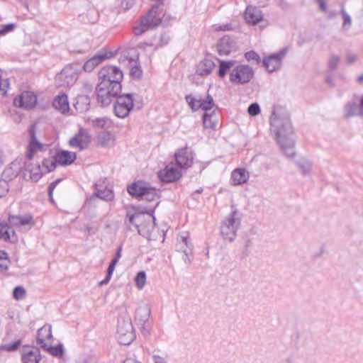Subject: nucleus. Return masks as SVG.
I'll return each instance as SVG.
<instances>
[{"instance_id": "40", "label": "nucleus", "mask_w": 363, "mask_h": 363, "mask_svg": "<svg viewBox=\"0 0 363 363\" xmlns=\"http://www.w3.org/2000/svg\"><path fill=\"white\" fill-rule=\"evenodd\" d=\"M9 259L4 250H0V274L5 273L9 269Z\"/></svg>"}, {"instance_id": "43", "label": "nucleus", "mask_w": 363, "mask_h": 363, "mask_svg": "<svg viewBox=\"0 0 363 363\" xmlns=\"http://www.w3.org/2000/svg\"><path fill=\"white\" fill-rule=\"evenodd\" d=\"M57 162H55V157L54 156V159H44L42 162V167L45 169V172L43 173H48L53 171L56 167Z\"/></svg>"}, {"instance_id": "53", "label": "nucleus", "mask_w": 363, "mask_h": 363, "mask_svg": "<svg viewBox=\"0 0 363 363\" xmlns=\"http://www.w3.org/2000/svg\"><path fill=\"white\" fill-rule=\"evenodd\" d=\"M16 25L14 23H9L3 26L2 28L0 29V36L4 35L6 33L13 31Z\"/></svg>"}, {"instance_id": "29", "label": "nucleus", "mask_w": 363, "mask_h": 363, "mask_svg": "<svg viewBox=\"0 0 363 363\" xmlns=\"http://www.w3.org/2000/svg\"><path fill=\"white\" fill-rule=\"evenodd\" d=\"M124 60L128 61V65L130 67V75L134 79H140L143 75L138 54L135 57H125Z\"/></svg>"}, {"instance_id": "57", "label": "nucleus", "mask_w": 363, "mask_h": 363, "mask_svg": "<svg viewBox=\"0 0 363 363\" xmlns=\"http://www.w3.org/2000/svg\"><path fill=\"white\" fill-rule=\"evenodd\" d=\"M168 43V39L166 38L164 34L161 35L160 36V43L156 45L155 49L162 47L164 45Z\"/></svg>"}, {"instance_id": "12", "label": "nucleus", "mask_w": 363, "mask_h": 363, "mask_svg": "<svg viewBox=\"0 0 363 363\" xmlns=\"http://www.w3.org/2000/svg\"><path fill=\"white\" fill-rule=\"evenodd\" d=\"M286 53V49L284 48L279 52L269 55L264 58L262 61L263 66L269 73L279 69L281 67L282 60Z\"/></svg>"}, {"instance_id": "8", "label": "nucleus", "mask_w": 363, "mask_h": 363, "mask_svg": "<svg viewBox=\"0 0 363 363\" xmlns=\"http://www.w3.org/2000/svg\"><path fill=\"white\" fill-rule=\"evenodd\" d=\"M254 77V71L247 65H239L230 72V82L235 84L248 83Z\"/></svg>"}, {"instance_id": "2", "label": "nucleus", "mask_w": 363, "mask_h": 363, "mask_svg": "<svg viewBox=\"0 0 363 363\" xmlns=\"http://www.w3.org/2000/svg\"><path fill=\"white\" fill-rule=\"evenodd\" d=\"M162 23V17L158 6H153L145 15L141 17L140 24L134 26L133 33L140 35L149 29H155Z\"/></svg>"}, {"instance_id": "6", "label": "nucleus", "mask_w": 363, "mask_h": 363, "mask_svg": "<svg viewBox=\"0 0 363 363\" xmlns=\"http://www.w3.org/2000/svg\"><path fill=\"white\" fill-rule=\"evenodd\" d=\"M78 77V65L74 64L67 65L56 75L55 83L58 87L70 86L76 82Z\"/></svg>"}, {"instance_id": "20", "label": "nucleus", "mask_w": 363, "mask_h": 363, "mask_svg": "<svg viewBox=\"0 0 363 363\" xmlns=\"http://www.w3.org/2000/svg\"><path fill=\"white\" fill-rule=\"evenodd\" d=\"M236 43L228 35L221 38L217 44V51L220 55H228L236 50Z\"/></svg>"}, {"instance_id": "27", "label": "nucleus", "mask_w": 363, "mask_h": 363, "mask_svg": "<svg viewBox=\"0 0 363 363\" xmlns=\"http://www.w3.org/2000/svg\"><path fill=\"white\" fill-rule=\"evenodd\" d=\"M245 18L247 23L256 25L262 20L263 16L259 9L248 6L245 9Z\"/></svg>"}, {"instance_id": "55", "label": "nucleus", "mask_w": 363, "mask_h": 363, "mask_svg": "<svg viewBox=\"0 0 363 363\" xmlns=\"http://www.w3.org/2000/svg\"><path fill=\"white\" fill-rule=\"evenodd\" d=\"M158 203L159 202H157L156 204L153 206V208L149 209L147 211V213L148 214L149 221L152 220L153 223H155V218L154 217L153 213L155 211V208L157 206Z\"/></svg>"}, {"instance_id": "24", "label": "nucleus", "mask_w": 363, "mask_h": 363, "mask_svg": "<svg viewBox=\"0 0 363 363\" xmlns=\"http://www.w3.org/2000/svg\"><path fill=\"white\" fill-rule=\"evenodd\" d=\"M9 225L11 226H21L30 225L31 228L35 225L33 218L31 214L28 213L23 216L9 215L8 218Z\"/></svg>"}, {"instance_id": "19", "label": "nucleus", "mask_w": 363, "mask_h": 363, "mask_svg": "<svg viewBox=\"0 0 363 363\" xmlns=\"http://www.w3.org/2000/svg\"><path fill=\"white\" fill-rule=\"evenodd\" d=\"M113 56L112 52H106L101 50L97 54L94 55L92 57L89 59L83 66V69L86 72H91L96 66L101 64L106 59H109Z\"/></svg>"}, {"instance_id": "60", "label": "nucleus", "mask_w": 363, "mask_h": 363, "mask_svg": "<svg viewBox=\"0 0 363 363\" xmlns=\"http://www.w3.org/2000/svg\"><path fill=\"white\" fill-rule=\"evenodd\" d=\"M357 60V57L354 54H349L347 56V62L348 64H352Z\"/></svg>"}, {"instance_id": "14", "label": "nucleus", "mask_w": 363, "mask_h": 363, "mask_svg": "<svg viewBox=\"0 0 363 363\" xmlns=\"http://www.w3.org/2000/svg\"><path fill=\"white\" fill-rule=\"evenodd\" d=\"M89 143L90 135L87 130L83 128H79V131L69 140L70 147L79 148V150L86 149Z\"/></svg>"}, {"instance_id": "63", "label": "nucleus", "mask_w": 363, "mask_h": 363, "mask_svg": "<svg viewBox=\"0 0 363 363\" xmlns=\"http://www.w3.org/2000/svg\"><path fill=\"white\" fill-rule=\"evenodd\" d=\"M203 188L200 187L199 189H196L193 194H192V196L194 199H197L196 198V194H201L203 192Z\"/></svg>"}, {"instance_id": "15", "label": "nucleus", "mask_w": 363, "mask_h": 363, "mask_svg": "<svg viewBox=\"0 0 363 363\" xmlns=\"http://www.w3.org/2000/svg\"><path fill=\"white\" fill-rule=\"evenodd\" d=\"M37 103V96L32 91H23L13 100L15 106L25 109L33 108Z\"/></svg>"}, {"instance_id": "31", "label": "nucleus", "mask_w": 363, "mask_h": 363, "mask_svg": "<svg viewBox=\"0 0 363 363\" xmlns=\"http://www.w3.org/2000/svg\"><path fill=\"white\" fill-rule=\"evenodd\" d=\"M53 107L62 113L68 112L69 105L67 96L65 94L55 98L52 102Z\"/></svg>"}, {"instance_id": "32", "label": "nucleus", "mask_w": 363, "mask_h": 363, "mask_svg": "<svg viewBox=\"0 0 363 363\" xmlns=\"http://www.w3.org/2000/svg\"><path fill=\"white\" fill-rule=\"evenodd\" d=\"M126 219L128 220L130 225L135 227L138 230V233L140 235H142V229H140V226L142 222L144 220V214L143 213H130V212H128L126 214Z\"/></svg>"}, {"instance_id": "38", "label": "nucleus", "mask_w": 363, "mask_h": 363, "mask_svg": "<svg viewBox=\"0 0 363 363\" xmlns=\"http://www.w3.org/2000/svg\"><path fill=\"white\" fill-rule=\"evenodd\" d=\"M215 116V112L211 113H204L203 114V124L205 128L215 129L216 127V121L213 118Z\"/></svg>"}, {"instance_id": "21", "label": "nucleus", "mask_w": 363, "mask_h": 363, "mask_svg": "<svg viewBox=\"0 0 363 363\" xmlns=\"http://www.w3.org/2000/svg\"><path fill=\"white\" fill-rule=\"evenodd\" d=\"M28 133L30 136V142L28 146V152L26 155V157L28 160H31L33 157L35 152L37 150H40L42 148V144L38 141L36 138V125L32 124L29 126Z\"/></svg>"}, {"instance_id": "25", "label": "nucleus", "mask_w": 363, "mask_h": 363, "mask_svg": "<svg viewBox=\"0 0 363 363\" xmlns=\"http://www.w3.org/2000/svg\"><path fill=\"white\" fill-rule=\"evenodd\" d=\"M148 183L142 180H138L128 186L127 190L133 197L140 199L143 194H144L145 191L148 189Z\"/></svg>"}, {"instance_id": "16", "label": "nucleus", "mask_w": 363, "mask_h": 363, "mask_svg": "<svg viewBox=\"0 0 363 363\" xmlns=\"http://www.w3.org/2000/svg\"><path fill=\"white\" fill-rule=\"evenodd\" d=\"M176 164L180 168L186 169L193 163V153L188 147L178 149L174 153Z\"/></svg>"}, {"instance_id": "48", "label": "nucleus", "mask_w": 363, "mask_h": 363, "mask_svg": "<svg viewBox=\"0 0 363 363\" xmlns=\"http://www.w3.org/2000/svg\"><path fill=\"white\" fill-rule=\"evenodd\" d=\"M341 14L343 19L342 28H345L347 26L350 27L352 24V19L350 15L345 11L343 6L341 10Z\"/></svg>"}, {"instance_id": "59", "label": "nucleus", "mask_w": 363, "mask_h": 363, "mask_svg": "<svg viewBox=\"0 0 363 363\" xmlns=\"http://www.w3.org/2000/svg\"><path fill=\"white\" fill-rule=\"evenodd\" d=\"M319 5V9L322 11H325L327 9L326 0H316Z\"/></svg>"}, {"instance_id": "23", "label": "nucleus", "mask_w": 363, "mask_h": 363, "mask_svg": "<svg viewBox=\"0 0 363 363\" xmlns=\"http://www.w3.org/2000/svg\"><path fill=\"white\" fill-rule=\"evenodd\" d=\"M52 340V326L50 325L46 324L38 330L36 342L41 348L43 345H47Z\"/></svg>"}, {"instance_id": "34", "label": "nucleus", "mask_w": 363, "mask_h": 363, "mask_svg": "<svg viewBox=\"0 0 363 363\" xmlns=\"http://www.w3.org/2000/svg\"><path fill=\"white\" fill-rule=\"evenodd\" d=\"M94 195L105 201H111L114 199L113 191L109 188H104V189H99L96 188Z\"/></svg>"}, {"instance_id": "50", "label": "nucleus", "mask_w": 363, "mask_h": 363, "mask_svg": "<svg viewBox=\"0 0 363 363\" xmlns=\"http://www.w3.org/2000/svg\"><path fill=\"white\" fill-rule=\"evenodd\" d=\"M248 113L252 116H255L258 115L260 112V108L258 104L253 103L251 104L247 108Z\"/></svg>"}, {"instance_id": "61", "label": "nucleus", "mask_w": 363, "mask_h": 363, "mask_svg": "<svg viewBox=\"0 0 363 363\" xmlns=\"http://www.w3.org/2000/svg\"><path fill=\"white\" fill-rule=\"evenodd\" d=\"M153 360L155 363H167L163 357H161L158 355H154Z\"/></svg>"}, {"instance_id": "28", "label": "nucleus", "mask_w": 363, "mask_h": 363, "mask_svg": "<svg viewBox=\"0 0 363 363\" xmlns=\"http://www.w3.org/2000/svg\"><path fill=\"white\" fill-rule=\"evenodd\" d=\"M55 162L62 166H67L71 164L74 162L77 157L74 152L67 150L57 151L55 153Z\"/></svg>"}, {"instance_id": "11", "label": "nucleus", "mask_w": 363, "mask_h": 363, "mask_svg": "<svg viewBox=\"0 0 363 363\" xmlns=\"http://www.w3.org/2000/svg\"><path fill=\"white\" fill-rule=\"evenodd\" d=\"M185 100L192 111L195 112L199 109L207 111L212 109L214 106V100L209 94L205 99L196 98L191 94L186 95Z\"/></svg>"}, {"instance_id": "33", "label": "nucleus", "mask_w": 363, "mask_h": 363, "mask_svg": "<svg viewBox=\"0 0 363 363\" xmlns=\"http://www.w3.org/2000/svg\"><path fill=\"white\" fill-rule=\"evenodd\" d=\"M52 341L50 342L47 345H43L42 349L54 357H59L64 354V347L62 344H59L57 346L52 345Z\"/></svg>"}, {"instance_id": "37", "label": "nucleus", "mask_w": 363, "mask_h": 363, "mask_svg": "<svg viewBox=\"0 0 363 363\" xmlns=\"http://www.w3.org/2000/svg\"><path fill=\"white\" fill-rule=\"evenodd\" d=\"M359 110L358 105L354 101H349L344 106V116L351 118L357 114Z\"/></svg>"}, {"instance_id": "46", "label": "nucleus", "mask_w": 363, "mask_h": 363, "mask_svg": "<svg viewBox=\"0 0 363 363\" xmlns=\"http://www.w3.org/2000/svg\"><path fill=\"white\" fill-rule=\"evenodd\" d=\"M296 165L301 170L303 174L308 173L311 169V164L308 161L297 162Z\"/></svg>"}, {"instance_id": "64", "label": "nucleus", "mask_w": 363, "mask_h": 363, "mask_svg": "<svg viewBox=\"0 0 363 363\" xmlns=\"http://www.w3.org/2000/svg\"><path fill=\"white\" fill-rule=\"evenodd\" d=\"M123 363H140L138 361H135V359L132 358H127L124 360Z\"/></svg>"}, {"instance_id": "35", "label": "nucleus", "mask_w": 363, "mask_h": 363, "mask_svg": "<svg viewBox=\"0 0 363 363\" xmlns=\"http://www.w3.org/2000/svg\"><path fill=\"white\" fill-rule=\"evenodd\" d=\"M235 60H219V67L218 75L220 78H223L226 74L230 72V69L235 65Z\"/></svg>"}, {"instance_id": "10", "label": "nucleus", "mask_w": 363, "mask_h": 363, "mask_svg": "<svg viewBox=\"0 0 363 363\" xmlns=\"http://www.w3.org/2000/svg\"><path fill=\"white\" fill-rule=\"evenodd\" d=\"M194 245L191 242L189 232H182L177 237L176 250L184 254L183 260L186 264L191 262Z\"/></svg>"}, {"instance_id": "13", "label": "nucleus", "mask_w": 363, "mask_h": 363, "mask_svg": "<svg viewBox=\"0 0 363 363\" xmlns=\"http://www.w3.org/2000/svg\"><path fill=\"white\" fill-rule=\"evenodd\" d=\"M158 177L163 183H172L182 177V172L173 164H168L158 172Z\"/></svg>"}, {"instance_id": "17", "label": "nucleus", "mask_w": 363, "mask_h": 363, "mask_svg": "<svg viewBox=\"0 0 363 363\" xmlns=\"http://www.w3.org/2000/svg\"><path fill=\"white\" fill-rule=\"evenodd\" d=\"M150 313V307L146 303L140 305L135 311V320L141 325L142 332L144 335L149 333L148 330L145 329V323L148 321Z\"/></svg>"}, {"instance_id": "45", "label": "nucleus", "mask_w": 363, "mask_h": 363, "mask_svg": "<svg viewBox=\"0 0 363 363\" xmlns=\"http://www.w3.org/2000/svg\"><path fill=\"white\" fill-rule=\"evenodd\" d=\"M26 295L25 289L21 286H17L13 289V296L16 300L23 299Z\"/></svg>"}, {"instance_id": "44", "label": "nucleus", "mask_w": 363, "mask_h": 363, "mask_svg": "<svg viewBox=\"0 0 363 363\" xmlns=\"http://www.w3.org/2000/svg\"><path fill=\"white\" fill-rule=\"evenodd\" d=\"M135 282L139 289H142L145 286L146 283V274L144 271H140L137 274L135 278Z\"/></svg>"}, {"instance_id": "3", "label": "nucleus", "mask_w": 363, "mask_h": 363, "mask_svg": "<svg viewBox=\"0 0 363 363\" xmlns=\"http://www.w3.org/2000/svg\"><path fill=\"white\" fill-rule=\"evenodd\" d=\"M106 82L99 83L96 87V101L101 107L109 106L121 92V86L106 85Z\"/></svg>"}, {"instance_id": "47", "label": "nucleus", "mask_w": 363, "mask_h": 363, "mask_svg": "<svg viewBox=\"0 0 363 363\" xmlns=\"http://www.w3.org/2000/svg\"><path fill=\"white\" fill-rule=\"evenodd\" d=\"M340 61V57L338 55H333L331 56L328 61V68L330 70H335Z\"/></svg>"}, {"instance_id": "7", "label": "nucleus", "mask_w": 363, "mask_h": 363, "mask_svg": "<svg viewBox=\"0 0 363 363\" xmlns=\"http://www.w3.org/2000/svg\"><path fill=\"white\" fill-rule=\"evenodd\" d=\"M99 78L101 80L99 83L106 82V85H115L114 83H117L118 86H121V82L123 78V74L120 68L113 65H106L99 72Z\"/></svg>"}, {"instance_id": "30", "label": "nucleus", "mask_w": 363, "mask_h": 363, "mask_svg": "<svg viewBox=\"0 0 363 363\" xmlns=\"http://www.w3.org/2000/svg\"><path fill=\"white\" fill-rule=\"evenodd\" d=\"M215 67L214 62L208 58L201 60L196 66V73L198 75L206 77L209 75Z\"/></svg>"}, {"instance_id": "1", "label": "nucleus", "mask_w": 363, "mask_h": 363, "mask_svg": "<svg viewBox=\"0 0 363 363\" xmlns=\"http://www.w3.org/2000/svg\"><path fill=\"white\" fill-rule=\"evenodd\" d=\"M281 108H274L270 116V130L274 135L282 152L288 157L295 155L294 131L288 114H284Z\"/></svg>"}, {"instance_id": "49", "label": "nucleus", "mask_w": 363, "mask_h": 363, "mask_svg": "<svg viewBox=\"0 0 363 363\" xmlns=\"http://www.w3.org/2000/svg\"><path fill=\"white\" fill-rule=\"evenodd\" d=\"M9 190V183L4 179H0V198L5 196Z\"/></svg>"}, {"instance_id": "58", "label": "nucleus", "mask_w": 363, "mask_h": 363, "mask_svg": "<svg viewBox=\"0 0 363 363\" xmlns=\"http://www.w3.org/2000/svg\"><path fill=\"white\" fill-rule=\"evenodd\" d=\"M121 252H122V246H119L116 252L114 257L111 261H115L116 263H118V260L121 257Z\"/></svg>"}, {"instance_id": "22", "label": "nucleus", "mask_w": 363, "mask_h": 363, "mask_svg": "<svg viewBox=\"0 0 363 363\" xmlns=\"http://www.w3.org/2000/svg\"><path fill=\"white\" fill-rule=\"evenodd\" d=\"M18 240L15 230L6 222H0V240L16 243Z\"/></svg>"}, {"instance_id": "62", "label": "nucleus", "mask_w": 363, "mask_h": 363, "mask_svg": "<svg viewBox=\"0 0 363 363\" xmlns=\"http://www.w3.org/2000/svg\"><path fill=\"white\" fill-rule=\"evenodd\" d=\"M98 229L91 226H86L85 231L89 233V234H95L97 232Z\"/></svg>"}, {"instance_id": "9", "label": "nucleus", "mask_w": 363, "mask_h": 363, "mask_svg": "<svg viewBox=\"0 0 363 363\" xmlns=\"http://www.w3.org/2000/svg\"><path fill=\"white\" fill-rule=\"evenodd\" d=\"M133 101L132 94L118 95L114 104L115 115L120 118L127 117L133 108Z\"/></svg>"}, {"instance_id": "56", "label": "nucleus", "mask_w": 363, "mask_h": 363, "mask_svg": "<svg viewBox=\"0 0 363 363\" xmlns=\"http://www.w3.org/2000/svg\"><path fill=\"white\" fill-rule=\"evenodd\" d=\"M252 245V241L251 239H247L245 242V250L242 252L243 257H245L248 256L249 252L248 248L251 247Z\"/></svg>"}, {"instance_id": "41", "label": "nucleus", "mask_w": 363, "mask_h": 363, "mask_svg": "<svg viewBox=\"0 0 363 363\" xmlns=\"http://www.w3.org/2000/svg\"><path fill=\"white\" fill-rule=\"evenodd\" d=\"M116 264H117V263H116L115 261H111L110 262L109 266H108V269H107V272H106V275L105 279L101 280L99 283V285L100 286H104V285H106L110 281Z\"/></svg>"}, {"instance_id": "26", "label": "nucleus", "mask_w": 363, "mask_h": 363, "mask_svg": "<svg viewBox=\"0 0 363 363\" xmlns=\"http://www.w3.org/2000/svg\"><path fill=\"white\" fill-rule=\"evenodd\" d=\"M250 178L249 172L245 168H237L231 172V184L234 186L246 183Z\"/></svg>"}, {"instance_id": "5", "label": "nucleus", "mask_w": 363, "mask_h": 363, "mask_svg": "<svg viewBox=\"0 0 363 363\" xmlns=\"http://www.w3.org/2000/svg\"><path fill=\"white\" fill-rule=\"evenodd\" d=\"M117 340L119 344L129 345L135 339V333L130 318L118 320Z\"/></svg>"}, {"instance_id": "54", "label": "nucleus", "mask_w": 363, "mask_h": 363, "mask_svg": "<svg viewBox=\"0 0 363 363\" xmlns=\"http://www.w3.org/2000/svg\"><path fill=\"white\" fill-rule=\"evenodd\" d=\"M106 123V120L103 118H97L92 121V124L96 128H104Z\"/></svg>"}, {"instance_id": "42", "label": "nucleus", "mask_w": 363, "mask_h": 363, "mask_svg": "<svg viewBox=\"0 0 363 363\" xmlns=\"http://www.w3.org/2000/svg\"><path fill=\"white\" fill-rule=\"evenodd\" d=\"M21 345V340H17L11 343L1 345L0 350L6 352H14L16 351Z\"/></svg>"}, {"instance_id": "36", "label": "nucleus", "mask_w": 363, "mask_h": 363, "mask_svg": "<svg viewBox=\"0 0 363 363\" xmlns=\"http://www.w3.org/2000/svg\"><path fill=\"white\" fill-rule=\"evenodd\" d=\"M90 105V99L87 96H79L77 99V102L74 107L79 111H85L89 110Z\"/></svg>"}, {"instance_id": "51", "label": "nucleus", "mask_w": 363, "mask_h": 363, "mask_svg": "<svg viewBox=\"0 0 363 363\" xmlns=\"http://www.w3.org/2000/svg\"><path fill=\"white\" fill-rule=\"evenodd\" d=\"M245 57L247 61L254 60L256 61L257 63L260 62L259 55L253 50L247 52L245 55Z\"/></svg>"}, {"instance_id": "18", "label": "nucleus", "mask_w": 363, "mask_h": 363, "mask_svg": "<svg viewBox=\"0 0 363 363\" xmlns=\"http://www.w3.org/2000/svg\"><path fill=\"white\" fill-rule=\"evenodd\" d=\"M41 359L38 347L25 345L21 351V361L23 363H38Z\"/></svg>"}, {"instance_id": "39", "label": "nucleus", "mask_w": 363, "mask_h": 363, "mask_svg": "<svg viewBox=\"0 0 363 363\" xmlns=\"http://www.w3.org/2000/svg\"><path fill=\"white\" fill-rule=\"evenodd\" d=\"M159 198L158 191L152 187L150 184L148 189L145 191V194L140 197V199L145 200L147 201H155Z\"/></svg>"}, {"instance_id": "4", "label": "nucleus", "mask_w": 363, "mask_h": 363, "mask_svg": "<svg viewBox=\"0 0 363 363\" xmlns=\"http://www.w3.org/2000/svg\"><path fill=\"white\" fill-rule=\"evenodd\" d=\"M241 218L240 213L237 209H234L222 222L220 233L225 240H234L240 225Z\"/></svg>"}, {"instance_id": "52", "label": "nucleus", "mask_w": 363, "mask_h": 363, "mask_svg": "<svg viewBox=\"0 0 363 363\" xmlns=\"http://www.w3.org/2000/svg\"><path fill=\"white\" fill-rule=\"evenodd\" d=\"M61 181H62L61 179H57L55 181H54L53 182L50 183L49 186H48V196H49L50 200L51 201H53V191H54L55 188L56 187V186Z\"/></svg>"}]
</instances>
